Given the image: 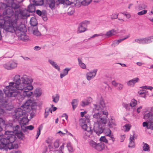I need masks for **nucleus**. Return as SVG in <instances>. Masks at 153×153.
<instances>
[{
	"mask_svg": "<svg viewBox=\"0 0 153 153\" xmlns=\"http://www.w3.org/2000/svg\"><path fill=\"white\" fill-rule=\"evenodd\" d=\"M21 82L16 84L14 82H10L9 85L7 86L4 91L7 97H15L19 96L20 94L16 92L17 90H22L24 89L32 90L33 87L30 85L33 82V79L29 76L24 74L21 77Z\"/></svg>",
	"mask_w": 153,
	"mask_h": 153,
	"instance_id": "1",
	"label": "nucleus"
},
{
	"mask_svg": "<svg viewBox=\"0 0 153 153\" xmlns=\"http://www.w3.org/2000/svg\"><path fill=\"white\" fill-rule=\"evenodd\" d=\"M14 126L11 123H9L6 125L5 135L1 139L0 149L7 151L8 149L10 150L18 148L17 143H13L16 140L15 135L11 134H8L13 131Z\"/></svg>",
	"mask_w": 153,
	"mask_h": 153,
	"instance_id": "2",
	"label": "nucleus"
},
{
	"mask_svg": "<svg viewBox=\"0 0 153 153\" xmlns=\"http://www.w3.org/2000/svg\"><path fill=\"white\" fill-rule=\"evenodd\" d=\"M13 21L10 23L9 21L4 20H0V29H4L6 31L9 32H15L16 35L20 34H24L26 31L25 26L24 25L19 26L17 25V19L15 18Z\"/></svg>",
	"mask_w": 153,
	"mask_h": 153,
	"instance_id": "3",
	"label": "nucleus"
},
{
	"mask_svg": "<svg viewBox=\"0 0 153 153\" xmlns=\"http://www.w3.org/2000/svg\"><path fill=\"white\" fill-rule=\"evenodd\" d=\"M93 117L94 119L97 120V121L94 122L93 130L96 134L99 136L104 130V127L102 126L101 122L102 124H106L107 117L106 116L102 117L99 112L95 113L93 115Z\"/></svg>",
	"mask_w": 153,
	"mask_h": 153,
	"instance_id": "4",
	"label": "nucleus"
},
{
	"mask_svg": "<svg viewBox=\"0 0 153 153\" xmlns=\"http://www.w3.org/2000/svg\"><path fill=\"white\" fill-rule=\"evenodd\" d=\"M33 101L29 99L23 105H22L20 108H18L16 110L15 114V117L17 120L21 119L23 117L26 115V112H29L30 109L33 110L34 112L36 111V106H30V104Z\"/></svg>",
	"mask_w": 153,
	"mask_h": 153,
	"instance_id": "5",
	"label": "nucleus"
},
{
	"mask_svg": "<svg viewBox=\"0 0 153 153\" xmlns=\"http://www.w3.org/2000/svg\"><path fill=\"white\" fill-rule=\"evenodd\" d=\"M1 9H4L3 12V16L4 18L0 19V20H4L6 21L9 22L10 23H11V21H13L15 17L13 18L12 19H11L10 18L14 14V12L13 10L12 7L10 6H7L5 3L1 4Z\"/></svg>",
	"mask_w": 153,
	"mask_h": 153,
	"instance_id": "6",
	"label": "nucleus"
},
{
	"mask_svg": "<svg viewBox=\"0 0 153 153\" xmlns=\"http://www.w3.org/2000/svg\"><path fill=\"white\" fill-rule=\"evenodd\" d=\"M81 127L85 131L83 132V137L84 139L86 140L88 137L94 138V134L96 133L93 132L91 127H88L87 124H85L81 126Z\"/></svg>",
	"mask_w": 153,
	"mask_h": 153,
	"instance_id": "7",
	"label": "nucleus"
},
{
	"mask_svg": "<svg viewBox=\"0 0 153 153\" xmlns=\"http://www.w3.org/2000/svg\"><path fill=\"white\" fill-rule=\"evenodd\" d=\"M99 105L96 104H94V108H93V111L97 110L98 111H102L105 107V104L104 101L103 99L101 97L100 99L99 102Z\"/></svg>",
	"mask_w": 153,
	"mask_h": 153,
	"instance_id": "8",
	"label": "nucleus"
},
{
	"mask_svg": "<svg viewBox=\"0 0 153 153\" xmlns=\"http://www.w3.org/2000/svg\"><path fill=\"white\" fill-rule=\"evenodd\" d=\"M89 22L87 21H84L80 23L78 27L77 33H79L84 32L86 30V27Z\"/></svg>",
	"mask_w": 153,
	"mask_h": 153,
	"instance_id": "9",
	"label": "nucleus"
},
{
	"mask_svg": "<svg viewBox=\"0 0 153 153\" xmlns=\"http://www.w3.org/2000/svg\"><path fill=\"white\" fill-rule=\"evenodd\" d=\"M4 67L7 70H11L16 68L17 64L13 61L11 60L3 65Z\"/></svg>",
	"mask_w": 153,
	"mask_h": 153,
	"instance_id": "10",
	"label": "nucleus"
},
{
	"mask_svg": "<svg viewBox=\"0 0 153 153\" xmlns=\"http://www.w3.org/2000/svg\"><path fill=\"white\" fill-rule=\"evenodd\" d=\"M97 71V69H95L92 71L88 72L86 74L87 79L88 80H90L93 79L96 76Z\"/></svg>",
	"mask_w": 153,
	"mask_h": 153,
	"instance_id": "11",
	"label": "nucleus"
},
{
	"mask_svg": "<svg viewBox=\"0 0 153 153\" xmlns=\"http://www.w3.org/2000/svg\"><path fill=\"white\" fill-rule=\"evenodd\" d=\"M15 0H8L7 3L6 4L7 6H10L14 9L18 8L20 6L18 4H16L14 2Z\"/></svg>",
	"mask_w": 153,
	"mask_h": 153,
	"instance_id": "12",
	"label": "nucleus"
},
{
	"mask_svg": "<svg viewBox=\"0 0 153 153\" xmlns=\"http://www.w3.org/2000/svg\"><path fill=\"white\" fill-rule=\"evenodd\" d=\"M3 95L2 91H0V102L1 103V105L4 106L7 105L8 100L6 97H3Z\"/></svg>",
	"mask_w": 153,
	"mask_h": 153,
	"instance_id": "13",
	"label": "nucleus"
},
{
	"mask_svg": "<svg viewBox=\"0 0 153 153\" xmlns=\"http://www.w3.org/2000/svg\"><path fill=\"white\" fill-rule=\"evenodd\" d=\"M31 90H28L27 89H24L21 91H23L22 95L24 97H30L32 94L33 92L30 91Z\"/></svg>",
	"mask_w": 153,
	"mask_h": 153,
	"instance_id": "14",
	"label": "nucleus"
},
{
	"mask_svg": "<svg viewBox=\"0 0 153 153\" xmlns=\"http://www.w3.org/2000/svg\"><path fill=\"white\" fill-rule=\"evenodd\" d=\"M139 80V79L138 78H134L128 81L127 82V85L128 86H133Z\"/></svg>",
	"mask_w": 153,
	"mask_h": 153,
	"instance_id": "15",
	"label": "nucleus"
},
{
	"mask_svg": "<svg viewBox=\"0 0 153 153\" xmlns=\"http://www.w3.org/2000/svg\"><path fill=\"white\" fill-rule=\"evenodd\" d=\"M13 79L14 82H14L15 84L18 85L21 83V77L19 75H16L13 78Z\"/></svg>",
	"mask_w": 153,
	"mask_h": 153,
	"instance_id": "16",
	"label": "nucleus"
},
{
	"mask_svg": "<svg viewBox=\"0 0 153 153\" xmlns=\"http://www.w3.org/2000/svg\"><path fill=\"white\" fill-rule=\"evenodd\" d=\"M105 148V145L102 143H97L95 149L98 151H100L103 150Z\"/></svg>",
	"mask_w": 153,
	"mask_h": 153,
	"instance_id": "17",
	"label": "nucleus"
},
{
	"mask_svg": "<svg viewBox=\"0 0 153 153\" xmlns=\"http://www.w3.org/2000/svg\"><path fill=\"white\" fill-rule=\"evenodd\" d=\"M106 130L107 131V132H106V136H109L110 137L111 139H110L111 140H112L113 142H114L115 141V138L114 137L113 135L112 134H111V131L110 130V129L109 128H107L104 130L103 131L105 132V131Z\"/></svg>",
	"mask_w": 153,
	"mask_h": 153,
	"instance_id": "18",
	"label": "nucleus"
},
{
	"mask_svg": "<svg viewBox=\"0 0 153 153\" xmlns=\"http://www.w3.org/2000/svg\"><path fill=\"white\" fill-rule=\"evenodd\" d=\"M92 99L91 97H88L85 100L82 101L81 105L82 106L87 105L92 101Z\"/></svg>",
	"mask_w": 153,
	"mask_h": 153,
	"instance_id": "19",
	"label": "nucleus"
},
{
	"mask_svg": "<svg viewBox=\"0 0 153 153\" xmlns=\"http://www.w3.org/2000/svg\"><path fill=\"white\" fill-rule=\"evenodd\" d=\"M17 35L19 39L22 41H25L28 39V37L26 35L25 33L24 34H20Z\"/></svg>",
	"mask_w": 153,
	"mask_h": 153,
	"instance_id": "20",
	"label": "nucleus"
},
{
	"mask_svg": "<svg viewBox=\"0 0 153 153\" xmlns=\"http://www.w3.org/2000/svg\"><path fill=\"white\" fill-rule=\"evenodd\" d=\"M21 123L23 126L24 125H26L27 124L28 122V120L27 117L26 115L25 116L23 117L21 119H20Z\"/></svg>",
	"mask_w": 153,
	"mask_h": 153,
	"instance_id": "21",
	"label": "nucleus"
},
{
	"mask_svg": "<svg viewBox=\"0 0 153 153\" xmlns=\"http://www.w3.org/2000/svg\"><path fill=\"white\" fill-rule=\"evenodd\" d=\"M35 4L33 3V4H30L27 7V10L30 13H32L34 12L35 11L36 8L35 7Z\"/></svg>",
	"mask_w": 153,
	"mask_h": 153,
	"instance_id": "22",
	"label": "nucleus"
},
{
	"mask_svg": "<svg viewBox=\"0 0 153 153\" xmlns=\"http://www.w3.org/2000/svg\"><path fill=\"white\" fill-rule=\"evenodd\" d=\"M48 62L55 68L57 69L58 71H60V69L59 66L55 62L51 59H49Z\"/></svg>",
	"mask_w": 153,
	"mask_h": 153,
	"instance_id": "23",
	"label": "nucleus"
},
{
	"mask_svg": "<svg viewBox=\"0 0 153 153\" xmlns=\"http://www.w3.org/2000/svg\"><path fill=\"white\" fill-rule=\"evenodd\" d=\"M47 2L50 8L52 10L55 8V0H47Z\"/></svg>",
	"mask_w": 153,
	"mask_h": 153,
	"instance_id": "24",
	"label": "nucleus"
},
{
	"mask_svg": "<svg viewBox=\"0 0 153 153\" xmlns=\"http://www.w3.org/2000/svg\"><path fill=\"white\" fill-rule=\"evenodd\" d=\"M30 12L27 10L25 9L20 12L21 15L24 17L25 19L26 17H28L30 16Z\"/></svg>",
	"mask_w": 153,
	"mask_h": 153,
	"instance_id": "25",
	"label": "nucleus"
},
{
	"mask_svg": "<svg viewBox=\"0 0 153 153\" xmlns=\"http://www.w3.org/2000/svg\"><path fill=\"white\" fill-rule=\"evenodd\" d=\"M145 44H147L153 42V36H150L144 38Z\"/></svg>",
	"mask_w": 153,
	"mask_h": 153,
	"instance_id": "26",
	"label": "nucleus"
},
{
	"mask_svg": "<svg viewBox=\"0 0 153 153\" xmlns=\"http://www.w3.org/2000/svg\"><path fill=\"white\" fill-rule=\"evenodd\" d=\"M108 125L110 128H112L113 126H116V124L114 119L111 118L109 120Z\"/></svg>",
	"mask_w": 153,
	"mask_h": 153,
	"instance_id": "27",
	"label": "nucleus"
},
{
	"mask_svg": "<svg viewBox=\"0 0 153 153\" xmlns=\"http://www.w3.org/2000/svg\"><path fill=\"white\" fill-rule=\"evenodd\" d=\"M13 131L12 133L16 134L21 131V128L19 126L16 125L15 126H14L13 128Z\"/></svg>",
	"mask_w": 153,
	"mask_h": 153,
	"instance_id": "28",
	"label": "nucleus"
},
{
	"mask_svg": "<svg viewBox=\"0 0 153 153\" xmlns=\"http://www.w3.org/2000/svg\"><path fill=\"white\" fill-rule=\"evenodd\" d=\"M32 1L35 6H42L44 4L43 0H30Z\"/></svg>",
	"mask_w": 153,
	"mask_h": 153,
	"instance_id": "29",
	"label": "nucleus"
},
{
	"mask_svg": "<svg viewBox=\"0 0 153 153\" xmlns=\"http://www.w3.org/2000/svg\"><path fill=\"white\" fill-rule=\"evenodd\" d=\"M70 70V68H66L63 70L62 72L60 74L61 78H62L63 77L66 75L68 74V71Z\"/></svg>",
	"mask_w": 153,
	"mask_h": 153,
	"instance_id": "30",
	"label": "nucleus"
},
{
	"mask_svg": "<svg viewBox=\"0 0 153 153\" xmlns=\"http://www.w3.org/2000/svg\"><path fill=\"white\" fill-rule=\"evenodd\" d=\"M30 24L32 26L36 27L37 24V21L36 19L34 18H32L30 20Z\"/></svg>",
	"mask_w": 153,
	"mask_h": 153,
	"instance_id": "31",
	"label": "nucleus"
},
{
	"mask_svg": "<svg viewBox=\"0 0 153 153\" xmlns=\"http://www.w3.org/2000/svg\"><path fill=\"white\" fill-rule=\"evenodd\" d=\"M78 101L76 99H74L72 100L71 104L74 110L77 107L78 105Z\"/></svg>",
	"mask_w": 153,
	"mask_h": 153,
	"instance_id": "32",
	"label": "nucleus"
},
{
	"mask_svg": "<svg viewBox=\"0 0 153 153\" xmlns=\"http://www.w3.org/2000/svg\"><path fill=\"white\" fill-rule=\"evenodd\" d=\"M32 102L30 104V106H31V107H32V106H36V108L35 111V112H34L33 111V110L32 109V108H31L30 109V111H29V112H30L31 111H32V112H31L30 114V116L32 118H33L34 117L35 113L36 112V105H34L35 104H32Z\"/></svg>",
	"mask_w": 153,
	"mask_h": 153,
	"instance_id": "33",
	"label": "nucleus"
},
{
	"mask_svg": "<svg viewBox=\"0 0 153 153\" xmlns=\"http://www.w3.org/2000/svg\"><path fill=\"white\" fill-rule=\"evenodd\" d=\"M41 16L44 21H45L47 20V13L46 10H42V14Z\"/></svg>",
	"mask_w": 153,
	"mask_h": 153,
	"instance_id": "34",
	"label": "nucleus"
},
{
	"mask_svg": "<svg viewBox=\"0 0 153 153\" xmlns=\"http://www.w3.org/2000/svg\"><path fill=\"white\" fill-rule=\"evenodd\" d=\"M34 93L36 97H39L42 94L41 91L39 88H37L34 91Z\"/></svg>",
	"mask_w": 153,
	"mask_h": 153,
	"instance_id": "35",
	"label": "nucleus"
},
{
	"mask_svg": "<svg viewBox=\"0 0 153 153\" xmlns=\"http://www.w3.org/2000/svg\"><path fill=\"white\" fill-rule=\"evenodd\" d=\"M59 96L58 94H56L55 95H53L52 96V98L53 99V101L55 103H57L59 101Z\"/></svg>",
	"mask_w": 153,
	"mask_h": 153,
	"instance_id": "36",
	"label": "nucleus"
},
{
	"mask_svg": "<svg viewBox=\"0 0 153 153\" xmlns=\"http://www.w3.org/2000/svg\"><path fill=\"white\" fill-rule=\"evenodd\" d=\"M97 144L96 142L92 140H90L89 142V144L90 146L94 149H95L96 147Z\"/></svg>",
	"mask_w": 153,
	"mask_h": 153,
	"instance_id": "37",
	"label": "nucleus"
},
{
	"mask_svg": "<svg viewBox=\"0 0 153 153\" xmlns=\"http://www.w3.org/2000/svg\"><path fill=\"white\" fill-rule=\"evenodd\" d=\"M15 134L16 136L19 139H23L24 137V135L22 132L21 131Z\"/></svg>",
	"mask_w": 153,
	"mask_h": 153,
	"instance_id": "38",
	"label": "nucleus"
},
{
	"mask_svg": "<svg viewBox=\"0 0 153 153\" xmlns=\"http://www.w3.org/2000/svg\"><path fill=\"white\" fill-rule=\"evenodd\" d=\"M33 34H34V35L36 36H39L41 35V33L38 30L37 27H34V28L33 29Z\"/></svg>",
	"mask_w": 153,
	"mask_h": 153,
	"instance_id": "39",
	"label": "nucleus"
},
{
	"mask_svg": "<svg viewBox=\"0 0 153 153\" xmlns=\"http://www.w3.org/2000/svg\"><path fill=\"white\" fill-rule=\"evenodd\" d=\"M135 41L139 44H144L145 41L144 38L141 39H136L134 40Z\"/></svg>",
	"mask_w": 153,
	"mask_h": 153,
	"instance_id": "40",
	"label": "nucleus"
},
{
	"mask_svg": "<svg viewBox=\"0 0 153 153\" xmlns=\"http://www.w3.org/2000/svg\"><path fill=\"white\" fill-rule=\"evenodd\" d=\"M147 91L145 90H141L138 91V93L140 95H144V96H141L145 98L146 97V95Z\"/></svg>",
	"mask_w": 153,
	"mask_h": 153,
	"instance_id": "41",
	"label": "nucleus"
},
{
	"mask_svg": "<svg viewBox=\"0 0 153 153\" xmlns=\"http://www.w3.org/2000/svg\"><path fill=\"white\" fill-rule=\"evenodd\" d=\"M122 106L124 107L126 110L129 111L130 109V104H127L125 103H122Z\"/></svg>",
	"mask_w": 153,
	"mask_h": 153,
	"instance_id": "42",
	"label": "nucleus"
},
{
	"mask_svg": "<svg viewBox=\"0 0 153 153\" xmlns=\"http://www.w3.org/2000/svg\"><path fill=\"white\" fill-rule=\"evenodd\" d=\"M91 1L92 0H83L81 4L83 5H87L91 2Z\"/></svg>",
	"mask_w": 153,
	"mask_h": 153,
	"instance_id": "43",
	"label": "nucleus"
},
{
	"mask_svg": "<svg viewBox=\"0 0 153 153\" xmlns=\"http://www.w3.org/2000/svg\"><path fill=\"white\" fill-rule=\"evenodd\" d=\"M143 148V150L145 151H150L149 146L147 143L144 144Z\"/></svg>",
	"mask_w": 153,
	"mask_h": 153,
	"instance_id": "44",
	"label": "nucleus"
},
{
	"mask_svg": "<svg viewBox=\"0 0 153 153\" xmlns=\"http://www.w3.org/2000/svg\"><path fill=\"white\" fill-rule=\"evenodd\" d=\"M147 6L144 4L142 3L140 4L138 7V8L139 10H141L145 9L147 7Z\"/></svg>",
	"mask_w": 153,
	"mask_h": 153,
	"instance_id": "45",
	"label": "nucleus"
},
{
	"mask_svg": "<svg viewBox=\"0 0 153 153\" xmlns=\"http://www.w3.org/2000/svg\"><path fill=\"white\" fill-rule=\"evenodd\" d=\"M137 101L134 99H132L130 104V105L132 107H134L137 104Z\"/></svg>",
	"mask_w": 153,
	"mask_h": 153,
	"instance_id": "46",
	"label": "nucleus"
},
{
	"mask_svg": "<svg viewBox=\"0 0 153 153\" xmlns=\"http://www.w3.org/2000/svg\"><path fill=\"white\" fill-rule=\"evenodd\" d=\"M131 127V125L129 124H126L123 126V128L125 129V131H129Z\"/></svg>",
	"mask_w": 153,
	"mask_h": 153,
	"instance_id": "47",
	"label": "nucleus"
},
{
	"mask_svg": "<svg viewBox=\"0 0 153 153\" xmlns=\"http://www.w3.org/2000/svg\"><path fill=\"white\" fill-rule=\"evenodd\" d=\"M118 15V13H113L111 15V18L112 19H114L117 18Z\"/></svg>",
	"mask_w": 153,
	"mask_h": 153,
	"instance_id": "48",
	"label": "nucleus"
},
{
	"mask_svg": "<svg viewBox=\"0 0 153 153\" xmlns=\"http://www.w3.org/2000/svg\"><path fill=\"white\" fill-rule=\"evenodd\" d=\"M50 110V109H48V108H47L45 109V112L44 113V117L45 118H47L49 114Z\"/></svg>",
	"mask_w": 153,
	"mask_h": 153,
	"instance_id": "49",
	"label": "nucleus"
},
{
	"mask_svg": "<svg viewBox=\"0 0 153 153\" xmlns=\"http://www.w3.org/2000/svg\"><path fill=\"white\" fill-rule=\"evenodd\" d=\"M100 141H102L106 143H108V140L105 136L101 137L100 139Z\"/></svg>",
	"mask_w": 153,
	"mask_h": 153,
	"instance_id": "50",
	"label": "nucleus"
},
{
	"mask_svg": "<svg viewBox=\"0 0 153 153\" xmlns=\"http://www.w3.org/2000/svg\"><path fill=\"white\" fill-rule=\"evenodd\" d=\"M152 115V114L151 113H148L145 114L144 116V118L145 119H147L150 118V117Z\"/></svg>",
	"mask_w": 153,
	"mask_h": 153,
	"instance_id": "51",
	"label": "nucleus"
},
{
	"mask_svg": "<svg viewBox=\"0 0 153 153\" xmlns=\"http://www.w3.org/2000/svg\"><path fill=\"white\" fill-rule=\"evenodd\" d=\"M79 125L81 126L83 125L86 124L85 121L83 119H81L79 120Z\"/></svg>",
	"mask_w": 153,
	"mask_h": 153,
	"instance_id": "52",
	"label": "nucleus"
},
{
	"mask_svg": "<svg viewBox=\"0 0 153 153\" xmlns=\"http://www.w3.org/2000/svg\"><path fill=\"white\" fill-rule=\"evenodd\" d=\"M148 129H153V122H148Z\"/></svg>",
	"mask_w": 153,
	"mask_h": 153,
	"instance_id": "53",
	"label": "nucleus"
},
{
	"mask_svg": "<svg viewBox=\"0 0 153 153\" xmlns=\"http://www.w3.org/2000/svg\"><path fill=\"white\" fill-rule=\"evenodd\" d=\"M147 12V10H143L142 11L138 12L137 13V14L138 15L141 16L143 15H144L146 14Z\"/></svg>",
	"mask_w": 153,
	"mask_h": 153,
	"instance_id": "54",
	"label": "nucleus"
},
{
	"mask_svg": "<svg viewBox=\"0 0 153 153\" xmlns=\"http://www.w3.org/2000/svg\"><path fill=\"white\" fill-rule=\"evenodd\" d=\"M59 140H56L54 142V146L55 148H58L59 147Z\"/></svg>",
	"mask_w": 153,
	"mask_h": 153,
	"instance_id": "55",
	"label": "nucleus"
},
{
	"mask_svg": "<svg viewBox=\"0 0 153 153\" xmlns=\"http://www.w3.org/2000/svg\"><path fill=\"white\" fill-rule=\"evenodd\" d=\"M65 0H58L56 2V4L57 5L60 4H65Z\"/></svg>",
	"mask_w": 153,
	"mask_h": 153,
	"instance_id": "56",
	"label": "nucleus"
},
{
	"mask_svg": "<svg viewBox=\"0 0 153 153\" xmlns=\"http://www.w3.org/2000/svg\"><path fill=\"white\" fill-rule=\"evenodd\" d=\"M134 141H129V143L128 146L129 147H134Z\"/></svg>",
	"mask_w": 153,
	"mask_h": 153,
	"instance_id": "57",
	"label": "nucleus"
},
{
	"mask_svg": "<svg viewBox=\"0 0 153 153\" xmlns=\"http://www.w3.org/2000/svg\"><path fill=\"white\" fill-rule=\"evenodd\" d=\"M117 89L119 90H122L123 87V85L120 83L118 84Z\"/></svg>",
	"mask_w": 153,
	"mask_h": 153,
	"instance_id": "58",
	"label": "nucleus"
},
{
	"mask_svg": "<svg viewBox=\"0 0 153 153\" xmlns=\"http://www.w3.org/2000/svg\"><path fill=\"white\" fill-rule=\"evenodd\" d=\"M129 36H130V35H128L127 36H126L125 37H124V38H123V39H119L117 40V41H118V42L119 43H120V42H122L123 40H124L125 39H126L128 38V37H129Z\"/></svg>",
	"mask_w": 153,
	"mask_h": 153,
	"instance_id": "59",
	"label": "nucleus"
},
{
	"mask_svg": "<svg viewBox=\"0 0 153 153\" xmlns=\"http://www.w3.org/2000/svg\"><path fill=\"white\" fill-rule=\"evenodd\" d=\"M36 14L40 16H41L42 14V10L41 11L39 10H36Z\"/></svg>",
	"mask_w": 153,
	"mask_h": 153,
	"instance_id": "60",
	"label": "nucleus"
},
{
	"mask_svg": "<svg viewBox=\"0 0 153 153\" xmlns=\"http://www.w3.org/2000/svg\"><path fill=\"white\" fill-rule=\"evenodd\" d=\"M119 44V43L117 40H115L114 41L113 43L112 44V45L114 47L118 45Z\"/></svg>",
	"mask_w": 153,
	"mask_h": 153,
	"instance_id": "61",
	"label": "nucleus"
},
{
	"mask_svg": "<svg viewBox=\"0 0 153 153\" xmlns=\"http://www.w3.org/2000/svg\"><path fill=\"white\" fill-rule=\"evenodd\" d=\"M27 129L28 130H33L34 128V127L32 125H30L27 126H26Z\"/></svg>",
	"mask_w": 153,
	"mask_h": 153,
	"instance_id": "62",
	"label": "nucleus"
},
{
	"mask_svg": "<svg viewBox=\"0 0 153 153\" xmlns=\"http://www.w3.org/2000/svg\"><path fill=\"white\" fill-rule=\"evenodd\" d=\"M81 68L83 69H85L86 68V66L85 64L83 63L82 62V63H79V65Z\"/></svg>",
	"mask_w": 153,
	"mask_h": 153,
	"instance_id": "63",
	"label": "nucleus"
},
{
	"mask_svg": "<svg viewBox=\"0 0 153 153\" xmlns=\"http://www.w3.org/2000/svg\"><path fill=\"white\" fill-rule=\"evenodd\" d=\"M72 3V2L70 1L69 0H65V4L67 5H70Z\"/></svg>",
	"mask_w": 153,
	"mask_h": 153,
	"instance_id": "64",
	"label": "nucleus"
}]
</instances>
